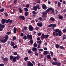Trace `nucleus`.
<instances>
[{
    "label": "nucleus",
    "instance_id": "1",
    "mask_svg": "<svg viewBox=\"0 0 66 66\" xmlns=\"http://www.w3.org/2000/svg\"><path fill=\"white\" fill-rule=\"evenodd\" d=\"M9 35H6L4 37V39H1L0 41L1 42H2L3 44H4V43H5V42H7V39L9 38Z\"/></svg>",
    "mask_w": 66,
    "mask_h": 66
},
{
    "label": "nucleus",
    "instance_id": "2",
    "mask_svg": "<svg viewBox=\"0 0 66 66\" xmlns=\"http://www.w3.org/2000/svg\"><path fill=\"white\" fill-rule=\"evenodd\" d=\"M43 15L42 16V17H43L44 18H46L47 17V15H46L47 14V12L46 11L43 12L42 13Z\"/></svg>",
    "mask_w": 66,
    "mask_h": 66
},
{
    "label": "nucleus",
    "instance_id": "3",
    "mask_svg": "<svg viewBox=\"0 0 66 66\" xmlns=\"http://www.w3.org/2000/svg\"><path fill=\"white\" fill-rule=\"evenodd\" d=\"M43 54L45 55H46L47 54H49V52L48 51H45L43 52Z\"/></svg>",
    "mask_w": 66,
    "mask_h": 66
},
{
    "label": "nucleus",
    "instance_id": "4",
    "mask_svg": "<svg viewBox=\"0 0 66 66\" xmlns=\"http://www.w3.org/2000/svg\"><path fill=\"white\" fill-rule=\"evenodd\" d=\"M27 65L28 66H33V64L31 62L29 61L27 63Z\"/></svg>",
    "mask_w": 66,
    "mask_h": 66
},
{
    "label": "nucleus",
    "instance_id": "5",
    "mask_svg": "<svg viewBox=\"0 0 66 66\" xmlns=\"http://www.w3.org/2000/svg\"><path fill=\"white\" fill-rule=\"evenodd\" d=\"M37 25L39 27H42L43 26V23H37Z\"/></svg>",
    "mask_w": 66,
    "mask_h": 66
},
{
    "label": "nucleus",
    "instance_id": "6",
    "mask_svg": "<svg viewBox=\"0 0 66 66\" xmlns=\"http://www.w3.org/2000/svg\"><path fill=\"white\" fill-rule=\"evenodd\" d=\"M53 34L54 36H57L59 35V33H56L55 32H53Z\"/></svg>",
    "mask_w": 66,
    "mask_h": 66
},
{
    "label": "nucleus",
    "instance_id": "7",
    "mask_svg": "<svg viewBox=\"0 0 66 66\" xmlns=\"http://www.w3.org/2000/svg\"><path fill=\"white\" fill-rule=\"evenodd\" d=\"M33 27H32L31 25H30L29 26V31H32L33 30Z\"/></svg>",
    "mask_w": 66,
    "mask_h": 66
},
{
    "label": "nucleus",
    "instance_id": "8",
    "mask_svg": "<svg viewBox=\"0 0 66 66\" xmlns=\"http://www.w3.org/2000/svg\"><path fill=\"white\" fill-rule=\"evenodd\" d=\"M42 7L43 9H44V10H46L47 9V7H46V5L45 4L43 5Z\"/></svg>",
    "mask_w": 66,
    "mask_h": 66
},
{
    "label": "nucleus",
    "instance_id": "9",
    "mask_svg": "<svg viewBox=\"0 0 66 66\" xmlns=\"http://www.w3.org/2000/svg\"><path fill=\"white\" fill-rule=\"evenodd\" d=\"M1 21L2 23V24H4V23H5V22L6 19H2Z\"/></svg>",
    "mask_w": 66,
    "mask_h": 66
},
{
    "label": "nucleus",
    "instance_id": "10",
    "mask_svg": "<svg viewBox=\"0 0 66 66\" xmlns=\"http://www.w3.org/2000/svg\"><path fill=\"white\" fill-rule=\"evenodd\" d=\"M4 27H5V26L3 24H0V28H1V29H4Z\"/></svg>",
    "mask_w": 66,
    "mask_h": 66
},
{
    "label": "nucleus",
    "instance_id": "11",
    "mask_svg": "<svg viewBox=\"0 0 66 66\" xmlns=\"http://www.w3.org/2000/svg\"><path fill=\"white\" fill-rule=\"evenodd\" d=\"M19 18L20 19H22L23 20H24V19H25V17L24 16H19Z\"/></svg>",
    "mask_w": 66,
    "mask_h": 66
},
{
    "label": "nucleus",
    "instance_id": "12",
    "mask_svg": "<svg viewBox=\"0 0 66 66\" xmlns=\"http://www.w3.org/2000/svg\"><path fill=\"white\" fill-rule=\"evenodd\" d=\"M32 50L33 51H34V52L37 51V49L36 48L34 47L32 48Z\"/></svg>",
    "mask_w": 66,
    "mask_h": 66
},
{
    "label": "nucleus",
    "instance_id": "13",
    "mask_svg": "<svg viewBox=\"0 0 66 66\" xmlns=\"http://www.w3.org/2000/svg\"><path fill=\"white\" fill-rule=\"evenodd\" d=\"M14 30V33L15 34V33H16V32H17V28H14L13 29Z\"/></svg>",
    "mask_w": 66,
    "mask_h": 66
},
{
    "label": "nucleus",
    "instance_id": "14",
    "mask_svg": "<svg viewBox=\"0 0 66 66\" xmlns=\"http://www.w3.org/2000/svg\"><path fill=\"white\" fill-rule=\"evenodd\" d=\"M32 10L34 11H36V10H37V7L36 6H34Z\"/></svg>",
    "mask_w": 66,
    "mask_h": 66
},
{
    "label": "nucleus",
    "instance_id": "15",
    "mask_svg": "<svg viewBox=\"0 0 66 66\" xmlns=\"http://www.w3.org/2000/svg\"><path fill=\"white\" fill-rule=\"evenodd\" d=\"M59 18L60 19H62L63 18V16L62 15H60L59 14Z\"/></svg>",
    "mask_w": 66,
    "mask_h": 66
},
{
    "label": "nucleus",
    "instance_id": "16",
    "mask_svg": "<svg viewBox=\"0 0 66 66\" xmlns=\"http://www.w3.org/2000/svg\"><path fill=\"white\" fill-rule=\"evenodd\" d=\"M27 37L28 38H29L30 39H31L32 38V36L31 35H30L29 36L27 35Z\"/></svg>",
    "mask_w": 66,
    "mask_h": 66
},
{
    "label": "nucleus",
    "instance_id": "17",
    "mask_svg": "<svg viewBox=\"0 0 66 66\" xmlns=\"http://www.w3.org/2000/svg\"><path fill=\"white\" fill-rule=\"evenodd\" d=\"M37 42L38 44V45H41V44H42V41L40 40V41H37Z\"/></svg>",
    "mask_w": 66,
    "mask_h": 66
},
{
    "label": "nucleus",
    "instance_id": "18",
    "mask_svg": "<svg viewBox=\"0 0 66 66\" xmlns=\"http://www.w3.org/2000/svg\"><path fill=\"white\" fill-rule=\"evenodd\" d=\"M10 45L11 46H14V42H11L10 43Z\"/></svg>",
    "mask_w": 66,
    "mask_h": 66
},
{
    "label": "nucleus",
    "instance_id": "19",
    "mask_svg": "<svg viewBox=\"0 0 66 66\" xmlns=\"http://www.w3.org/2000/svg\"><path fill=\"white\" fill-rule=\"evenodd\" d=\"M13 60L14 62H16V56H14L13 57Z\"/></svg>",
    "mask_w": 66,
    "mask_h": 66
},
{
    "label": "nucleus",
    "instance_id": "20",
    "mask_svg": "<svg viewBox=\"0 0 66 66\" xmlns=\"http://www.w3.org/2000/svg\"><path fill=\"white\" fill-rule=\"evenodd\" d=\"M16 57L17 60H18L20 59V56L19 55H18Z\"/></svg>",
    "mask_w": 66,
    "mask_h": 66
},
{
    "label": "nucleus",
    "instance_id": "21",
    "mask_svg": "<svg viewBox=\"0 0 66 66\" xmlns=\"http://www.w3.org/2000/svg\"><path fill=\"white\" fill-rule=\"evenodd\" d=\"M45 35H44V34H42V35L41 37V38L42 39H44L45 38Z\"/></svg>",
    "mask_w": 66,
    "mask_h": 66
},
{
    "label": "nucleus",
    "instance_id": "22",
    "mask_svg": "<svg viewBox=\"0 0 66 66\" xmlns=\"http://www.w3.org/2000/svg\"><path fill=\"white\" fill-rule=\"evenodd\" d=\"M60 31H61V30H60V29H56L54 30V31L55 32H59Z\"/></svg>",
    "mask_w": 66,
    "mask_h": 66
},
{
    "label": "nucleus",
    "instance_id": "23",
    "mask_svg": "<svg viewBox=\"0 0 66 66\" xmlns=\"http://www.w3.org/2000/svg\"><path fill=\"white\" fill-rule=\"evenodd\" d=\"M59 48L61 49H62V50H64V49H65V48L64 47L62 46H60L59 47Z\"/></svg>",
    "mask_w": 66,
    "mask_h": 66
},
{
    "label": "nucleus",
    "instance_id": "24",
    "mask_svg": "<svg viewBox=\"0 0 66 66\" xmlns=\"http://www.w3.org/2000/svg\"><path fill=\"white\" fill-rule=\"evenodd\" d=\"M49 35H45V38L46 39H47V38H48V37H49Z\"/></svg>",
    "mask_w": 66,
    "mask_h": 66
},
{
    "label": "nucleus",
    "instance_id": "25",
    "mask_svg": "<svg viewBox=\"0 0 66 66\" xmlns=\"http://www.w3.org/2000/svg\"><path fill=\"white\" fill-rule=\"evenodd\" d=\"M61 33L62 31H59L58 32L59 34L58 35H59V36H61L62 35L61 34Z\"/></svg>",
    "mask_w": 66,
    "mask_h": 66
},
{
    "label": "nucleus",
    "instance_id": "26",
    "mask_svg": "<svg viewBox=\"0 0 66 66\" xmlns=\"http://www.w3.org/2000/svg\"><path fill=\"white\" fill-rule=\"evenodd\" d=\"M50 19L52 21H54L55 20V19L53 17H51L50 18Z\"/></svg>",
    "mask_w": 66,
    "mask_h": 66
},
{
    "label": "nucleus",
    "instance_id": "27",
    "mask_svg": "<svg viewBox=\"0 0 66 66\" xmlns=\"http://www.w3.org/2000/svg\"><path fill=\"white\" fill-rule=\"evenodd\" d=\"M34 46L35 47H37V45L36 44V42L34 43Z\"/></svg>",
    "mask_w": 66,
    "mask_h": 66
},
{
    "label": "nucleus",
    "instance_id": "28",
    "mask_svg": "<svg viewBox=\"0 0 66 66\" xmlns=\"http://www.w3.org/2000/svg\"><path fill=\"white\" fill-rule=\"evenodd\" d=\"M28 59H29V57H26L24 58V60L25 61H28Z\"/></svg>",
    "mask_w": 66,
    "mask_h": 66
},
{
    "label": "nucleus",
    "instance_id": "29",
    "mask_svg": "<svg viewBox=\"0 0 66 66\" xmlns=\"http://www.w3.org/2000/svg\"><path fill=\"white\" fill-rule=\"evenodd\" d=\"M59 47H60V46L59 45L57 44H56L55 47L56 48H59Z\"/></svg>",
    "mask_w": 66,
    "mask_h": 66
},
{
    "label": "nucleus",
    "instance_id": "30",
    "mask_svg": "<svg viewBox=\"0 0 66 66\" xmlns=\"http://www.w3.org/2000/svg\"><path fill=\"white\" fill-rule=\"evenodd\" d=\"M52 64L54 65H57V63L55 62H52Z\"/></svg>",
    "mask_w": 66,
    "mask_h": 66
},
{
    "label": "nucleus",
    "instance_id": "31",
    "mask_svg": "<svg viewBox=\"0 0 66 66\" xmlns=\"http://www.w3.org/2000/svg\"><path fill=\"white\" fill-rule=\"evenodd\" d=\"M38 50L40 52H41L42 51H43V49L42 48H39L38 49Z\"/></svg>",
    "mask_w": 66,
    "mask_h": 66
},
{
    "label": "nucleus",
    "instance_id": "32",
    "mask_svg": "<svg viewBox=\"0 0 66 66\" xmlns=\"http://www.w3.org/2000/svg\"><path fill=\"white\" fill-rule=\"evenodd\" d=\"M3 60L4 61H8V58L6 57L4 58Z\"/></svg>",
    "mask_w": 66,
    "mask_h": 66
},
{
    "label": "nucleus",
    "instance_id": "33",
    "mask_svg": "<svg viewBox=\"0 0 66 66\" xmlns=\"http://www.w3.org/2000/svg\"><path fill=\"white\" fill-rule=\"evenodd\" d=\"M23 39H24L25 40H26L27 39V37L26 36H24L23 37Z\"/></svg>",
    "mask_w": 66,
    "mask_h": 66
},
{
    "label": "nucleus",
    "instance_id": "34",
    "mask_svg": "<svg viewBox=\"0 0 66 66\" xmlns=\"http://www.w3.org/2000/svg\"><path fill=\"white\" fill-rule=\"evenodd\" d=\"M47 57L48 59H51V57H50V54H49L48 55H47Z\"/></svg>",
    "mask_w": 66,
    "mask_h": 66
},
{
    "label": "nucleus",
    "instance_id": "35",
    "mask_svg": "<svg viewBox=\"0 0 66 66\" xmlns=\"http://www.w3.org/2000/svg\"><path fill=\"white\" fill-rule=\"evenodd\" d=\"M13 58V56L12 55H11L10 56V59L11 60H12Z\"/></svg>",
    "mask_w": 66,
    "mask_h": 66
},
{
    "label": "nucleus",
    "instance_id": "36",
    "mask_svg": "<svg viewBox=\"0 0 66 66\" xmlns=\"http://www.w3.org/2000/svg\"><path fill=\"white\" fill-rule=\"evenodd\" d=\"M52 27L53 28H55L56 27V24H53Z\"/></svg>",
    "mask_w": 66,
    "mask_h": 66
},
{
    "label": "nucleus",
    "instance_id": "37",
    "mask_svg": "<svg viewBox=\"0 0 66 66\" xmlns=\"http://www.w3.org/2000/svg\"><path fill=\"white\" fill-rule=\"evenodd\" d=\"M32 14H37V13L35 12V11H33L32 12Z\"/></svg>",
    "mask_w": 66,
    "mask_h": 66
},
{
    "label": "nucleus",
    "instance_id": "38",
    "mask_svg": "<svg viewBox=\"0 0 66 66\" xmlns=\"http://www.w3.org/2000/svg\"><path fill=\"white\" fill-rule=\"evenodd\" d=\"M58 66H61V63L60 62H58L57 63V64Z\"/></svg>",
    "mask_w": 66,
    "mask_h": 66
},
{
    "label": "nucleus",
    "instance_id": "39",
    "mask_svg": "<svg viewBox=\"0 0 66 66\" xmlns=\"http://www.w3.org/2000/svg\"><path fill=\"white\" fill-rule=\"evenodd\" d=\"M30 6V5L29 4H27L26 5V7L27 8H28L29 7V6Z\"/></svg>",
    "mask_w": 66,
    "mask_h": 66
},
{
    "label": "nucleus",
    "instance_id": "40",
    "mask_svg": "<svg viewBox=\"0 0 66 66\" xmlns=\"http://www.w3.org/2000/svg\"><path fill=\"white\" fill-rule=\"evenodd\" d=\"M28 53L29 54H30L32 53V51L30 50H29L28 51Z\"/></svg>",
    "mask_w": 66,
    "mask_h": 66
},
{
    "label": "nucleus",
    "instance_id": "41",
    "mask_svg": "<svg viewBox=\"0 0 66 66\" xmlns=\"http://www.w3.org/2000/svg\"><path fill=\"white\" fill-rule=\"evenodd\" d=\"M35 54L36 55H38V54L37 53V51H35Z\"/></svg>",
    "mask_w": 66,
    "mask_h": 66
},
{
    "label": "nucleus",
    "instance_id": "42",
    "mask_svg": "<svg viewBox=\"0 0 66 66\" xmlns=\"http://www.w3.org/2000/svg\"><path fill=\"white\" fill-rule=\"evenodd\" d=\"M28 14V12H26L25 13V16H27Z\"/></svg>",
    "mask_w": 66,
    "mask_h": 66
},
{
    "label": "nucleus",
    "instance_id": "43",
    "mask_svg": "<svg viewBox=\"0 0 66 66\" xmlns=\"http://www.w3.org/2000/svg\"><path fill=\"white\" fill-rule=\"evenodd\" d=\"M66 36L65 35H64L63 36V39L64 40L66 39Z\"/></svg>",
    "mask_w": 66,
    "mask_h": 66
},
{
    "label": "nucleus",
    "instance_id": "44",
    "mask_svg": "<svg viewBox=\"0 0 66 66\" xmlns=\"http://www.w3.org/2000/svg\"><path fill=\"white\" fill-rule=\"evenodd\" d=\"M11 33V32H8L6 33V34L7 35H9Z\"/></svg>",
    "mask_w": 66,
    "mask_h": 66
},
{
    "label": "nucleus",
    "instance_id": "45",
    "mask_svg": "<svg viewBox=\"0 0 66 66\" xmlns=\"http://www.w3.org/2000/svg\"><path fill=\"white\" fill-rule=\"evenodd\" d=\"M16 37H14L13 38V40H16Z\"/></svg>",
    "mask_w": 66,
    "mask_h": 66
},
{
    "label": "nucleus",
    "instance_id": "46",
    "mask_svg": "<svg viewBox=\"0 0 66 66\" xmlns=\"http://www.w3.org/2000/svg\"><path fill=\"white\" fill-rule=\"evenodd\" d=\"M52 25H53V24H51L49 25L48 27L49 28H51V27L52 26Z\"/></svg>",
    "mask_w": 66,
    "mask_h": 66
},
{
    "label": "nucleus",
    "instance_id": "47",
    "mask_svg": "<svg viewBox=\"0 0 66 66\" xmlns=\"http://www.w3.org/2000/svg\"><path fill=\"white\" fill-rule=\"evenodd\" d=\"M39 19L40 21H43V19L41 17H39Z\"/></svg>",
    "mask_w": 66,
    "mask_h": 66
},
{
    "label": "nucleus",
    "instance_id": "48",
    "mask_svg": "<svg viewBox=\"0 0 66 66\" xmlns=\"http://www.w3.org/2000/svg\"><path fill=\"white\" fill-rule=\"evenodd\" d=\"M10 20V19H9L7 20H6L5 22H6V23H9V20Z\"/></svg>",
    "mask_w": 66,
    "mask_h": 66
},
{
    "label": "nucleus",
    "instance_id": "49",
    "mask_svg": "<svg viewBox=\"0 0 66 66\" xmlns=\"http://www.w3.org/2000/svg\"><path fill=\"white\" fill-rule=\"evenodd\" d=\"M17 47V45H15V46H13V49H15Z\"/></svg>",
    "mask_w": 66,
    "mask_h": 66
},
{
    "label": "nucleus",
    "instance_id": "50",
    "mask_svg": "<svg viewBox=\"0 0 66 66\" xmlns=\"http://www.w3.org/2000/svg\"><path fill=\"white\" fill-rule=\"evenodd\" d=\"M30 42L31 43V44H32L33 43V40H30Z\"/></svg>",
    "mask_w": 66,
    "mask_h": 66
},
{
    "label": "nucleus",
    "instance_id": "51",
    "mask_svg": "<svg viewBox=\"0 0 66 66\" xmlns=\"http://www.w3.org/2000/svg\"><path fill=\"white\" fill-rule=\"evenodd\" d=\"M51 56H53V52H51Z\"/></svg>",
    "mask_w": 66,
    "mask_h": 66
},
{
    "label": "nucleus",
    "instance_id": "52",
    "mask_svg": "<svg viewBox=\"0 0 66 66\" xmlns=\"http://www.w3.org/2000/svg\"><path fill=\"white\" fill-rule=\"evenodd\" d=\"M14 55H17V52H15L14 53Z\"/></svg>",
    "mask_w": 66,
    "mask_h": 66
},
{
    "label": "nucleus",
    "instance_id": "53",
    "mask_svg": "<svg viewBox=\"0 0 66 66\" xmlns=\"http://www.w3.org/2000/svg\"><path fill=\"white\" fill-rule=\"evenodd\" d=\"M63 32L64 33H65V32H66V29H64L63 30Z\"/></svg>",
    "mask_w": 66,
    "mask_h": 66
},
{
    "label": "nucleus",
    "instance_id": "54",
    "mask_svg": "<svg viewBox=\"0 0 66 66\" xmlns=\"http://www.w3.org/2000/svg\"><path fill=\"white\" fill-rule=\"evenodd\" d=\"M4 11V9H1L0 10V12H3Z\"/></svg>",
    "mask_w": 66,
    "mask_h": 66
},
{
    "label": "nucleus",
    "instance_id": "55",
    "mask_svg": "<svg viewBox=\"0 0 66 66\" xmlns=\"http://www.w3.org/2000/svg\"><path fill=\"white\" fill-rule=\"evenodd\" d=\"M11 14H12L14 13V11H13V10L11 9Z\"/></svg>",
    "mask_w": 66,
    "mask_h": 66
},
{
    "label": "nucleus",
    "instance_id": "56",
    "mask_svg": "<svg viewBox=\"0 0 66 66\" xmlns=\"http://www.w3.org/2000/svg\"><path fill=\"white\" fill-rule=\"evenodd\" d=\"M24 10L25 11H28V9L27 8H24Z\"/></svg>",
    "mask_w": 66,
    "mask_h": 66
},
{
    "label": "nucleus",
    "instance_id": "57",
    "mask_svg": "<svg viewBox=\"0 0 66 66\" xmlns=\"http://www.w3.org/2000/svg\"><path fill=\"white\" fill-rule=\"evenodd\" d=\"M5 15L6 17H7V16H8V15L7 14L6 12H5Z\"/></svg>",
    "mask_w": 66,
    "mask_h": 66
},
{
    "label": "nucleus",
    "instance_id": "58",
    "mask_svg": "<svg viewBox=\"0 0 66 66\" xmlns=\"http://www.w3.org/2000/svg\"><path fill=\"white\" fill-rule=\"evenodd\" d=\"M13 22V20H10L9 21V22H10V23H12Z\"/></svg>",
    "mask_w": 66,
    "mask_h": 66
},
{
    "label": "nucleus",
    "instance_id": "59",
    "mask_svg": "<svg viewBox=\"0 0 66 66\" xmlns=\"http://www.w3.org/2000/svg\"><path fill=\"white\" fill-rule=\"evenodd\" d=\"M50 11V10H49V9H48L46 11V12H47V13H48V12H49Z\"/></svg>",
    "mask_w": 66,
    "mask_h": 66
},
{
    "label": "nucleus",
    "instance_id": "60",
    "mask_svg": "<svg viewBox=\"0 0 66 66\" xmlns=\"http://www.w3.org/2000/svg\"><path fill=\"white\" fill-rule=\"evenodd\" d=\"M37 34L38 36H40V35H41V33H40V32L38 33Z\"/></svg>",
    "mask_w": 66,
    "mask_h": 66
},
{
    "label": "nucleus",
    "instance_id": "61",
    "mask_svg": "<svg viewBox=\"0 0 66 66\" xmlns=\"http://www.w3.org/2000/svg\"><path fill=\"white\" fill-rule=\"evenodd\" d=\"M39 29V28L37 27L35 28V29L36 30H38Z\"/></svg>",
    "mask_w": 66,
    "mask_h": 66
},
{
    "label": "nucleus",
    "instance_id": "62",
    "mask_svg": "<svg viewBox=\"0 0 66 66\" xmlns=\"http://www.w3.org/2000/svg\"><path fill=\"white\" fill-rule=\"evenodd\" d=\"M58 5L59 6H61V3H60L58 2Z\"/></svg>",
    "mask_w": 66,
    "mask_h": 66
},
{
    "label": "nucleus",
    "instance_id": "63",
    "mask_svg": "<svg viewBox=\"0 0 66 66\" xmlns=\"http://www.w3.org/2000/svg\"><path fill=\"white\" fill-rule=\"evenodd\" d=\"M44 50H47L48 48L47 47H45L44 48Z\"/></svg>",
    "mask_w": 66,
    "mask_h": 66
},
{
    "label": "nucleus",
    "instance_id": "64",
    "mask_svg": "<svg viewBox=\"0 0 66 66\" xmlns=\"http://www.w3.org/2000/svg\"><path fill=\"white\" fill-rule=\"evenodd\" d=\"M4 66V64H0V66Z\"/></svg>",
    "mask_w": 66,
    "mask_h": 66
}]
</instances>
